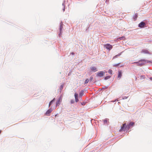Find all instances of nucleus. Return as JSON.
Returning <instances> with one entry per match:
<instances>
[{"label": "nucleus", "mask_w": 152, "mask_h": 152, "mask_svg": "<svg viewBox=\"0 0 152 152\" xmlns=\"http://www.w3.org/2000/svg\"><path fill=\"white\" fill-rule=\"evenodd\" d=\"M123 38H124V37H120L119 38V39H121Z\"/></svg>", "instance_id": "bb28decb"}, {"label": "nucleus", "mask_w": 152, "mask_h": 152, "mask_svg": "<svg viewBox=\"0 0 152 152\" xmlns=\"http://www.w3.org/2000/svg\"><path fill=\"white\" fill-rule=\"evenodd\" d=\"M134 124V122H130L129 123V125L131 126H133Z\"/></svg>", "instance_id": "4468645a"}, {"label": "nucleus", "mask_w": 152, "mask_h": 152, "mask_svg": "<svg viewBox=\"0 0 152 152\" xmlns=\"http://www.w3.org/2000/svg\"><path fill=\"white\" fill-rule=\"evenodd\" d=\"M62 100V98L61 97H60L58 99V101L56 102V106H59V105L60 104Z\"/></svg>", "instance_id": "39448f33"}, {"label": "nucleus", "mask_w": 152, "mask_h": 152, "mask_svg": "<svg viewBox=\"0 0 152 152\" xmlns=\"http://www.w3.org/2000/svg\"><path fill=\"white\" fill-rule=\"evenodd\" d=\"M150 61H147L145 59L141 60L139 61V62H134V63H136L137 64V65L141 66L143 65H144L146 63L150 62Z\"/></svg>", "instance_id": "f257e3e1"}, {"label": "nucleus", "mask_w": 152, "mask_h": 152, "mask_svg": "<svg viewBox=\"0 0 152 152\" xmlns=\"http://www.w3.org/2000/svg\"><path fill=\"white\" fill-rule=\"evenodd\" d=\"M63 85H61V88L62 89L63 88Z\"/></svg>", "instance_id": "a878e982"}, {"label": "nucleus", "mask_w": 152, "mask_h": 152, "mask_svg": "<svg viewBox=\"0 0 152 152\" xmlns=\"http://www.w3.org/2000/svg\"><path fill=\"white\" fill-rule=\"evenodd\" d=\"M89 80L88 79H86L85 81L84 82V84H87L88 83V82H89Z\"/></svg>", "instance_id": "2eb2a0df"}, {"label": "nucleus", "mask_w": 152, "mask_h": 152, "mask_svg": "<svg viewBox=\"0 0 152 152\" xmlns=\"http://www.w3.org/2000/svg\"><path fill=\"white\" fill-rule=\"evenodd\" d=\"M83 94V91H82L79 94V96H80L81 97Z\"/></svg>", "instance_id": "aec40b11"}, {"label": "nucleus", "mask_w": 152, "mask_h": 152, "mask_svg": "<svg viewBox=\"0 0 152 152\" xmlns=\"http://www.w3.org/2000/svg\"><path fill=\"white\" fill-rule=\"evenodd\" d=\"M72 54H73H73H74V53H72Z\"/></svg>", "instance_id": "2f4dec72"}, {"label": "nucleus", "mask_w": 152, "mask_h": 152, "mask_svg": "<svg viewBox=\"0 0 152 152\" xmlns=\"http://www.w3.org/2000/svg\"><path fill=\"white\" fill-rule=\"evenodd\" d=\"M112 72H113V71L112 70H111V69H109L108 71V72L110 74H111V75H112Z\"/></svg>", "instance_id": "dca6fc26"}, {"label": "nucleus", "mask_w": 152, "mask_h": 152, "mask_svg": "<svg viewBox=\"0 0 152 152\" xmlns=\"http://www.w3.org/2000/svg\"><path fill=\"white\" fill-rule=\"evenodd\" d=\"M62 24H61L60 27V34H59V35H60V34H61V30L63 28V26H62Z\"/></svg>", "instance_id": "a211bd4d"}, {"label": "nucleus", "mask_w": 152, "mask_h": 152, "mask_svg": "<svg viewBox=\"0 0 152 152\" xmlns=\"http://www.w3.org/2000/svg\"><path fill=\"white\" fill-rule=\"evenodd\" d=\"M120 64V63H118V64H114L113 65V66H115V67H117Z\"/></svg>", "instance_id": "4be33fe9"}, {"label": "nucleus", "mask_w": 152, "mask_h": 152, "mask_svg": "<svg viewBox=\"0 0 152 152\" xmlns=\"http://www.w3.org/2000/svg\"><path fill=\"white\" fill-rule=\"evenodd\" d=\"M108 120L107 119H105L104 120V124L107 123Z\"/></svg>", "instance_id": "5701e85b"}, {"label": "nucleus", "mask_w": 152, "mask_h": 152, "mask_svg": "<svg viewBox=\"0 0 152 152\" xmlns=\"http://www.w3.org/2000/svg\"><path fill=\"white\" fill-rule=\"evenodd\" d=\"M122 72L121 71H118V77L119 78V79L121 78L122 76Z\"/></svg>", "instance_id": "1a4fd4ad"}, {"label": "nucleus", "mask_w": 152, "mask_h": 152, "mask_svg": "<svg viewBox=\"0 0 152 152\" xmlns=\"http://www.w3.org/2000/svg\"><path fill=\"white\" fill-rule=\"evenodd\" d=\"M145 25V23L143 22H141L139 25V26L140 28H142Z\"/></svg>", "instance_id": "0eeeda50"}, {"label": "nucleus", "mask_w": 152, "mask_h": 152, "mask_svg": "<svg viewBox=\"0 0 152 152\" xmlns=\"http://www.w3.org/2000/svg\"><path fill=\"white\" fill-rule=\"evenodd\" d=\"M62 5L63 6V11H65V7L64 3H63L62 4Z\"/></svg>", "instance_id": "412c9836"}, {"label": "nucleus", "mask_w": 152, "mask_h": 152, "mask_svg": "<svg viewBox=\"0 0 152 152\" xmlns=\"http://www.w3.org/2000/svg\"><path fill=\"white\" fill-rule=\"evenodd\" d=\"M104 48H106L108 50H111L113 48L112 45L109 44L104 45Z\"/></svg>", "instance_id": "f03ea898"}, {"label": "nucleus", "mask_w": 152, "mask_h": 152, "mask_svg": "<svg viewBox=\"0 0 152 152\" xmlns=\"http://www.w3.org/2000/svg\"><path fill=\"white\" fill-rule=\"evenodd\" d=\"M91 69L92 71L94 72H95L97 71L96 68L94 66L91 67Z\"/></svg>", "instance_id": "9b49d317"}, {"label": "nucleus", "mask_w": 152, "mask_h": 152, "mask_svg": "<svg viewBox=\"0 0 152 152\" xmlns=\"http://www.w3.org/2000/svg\"><path fill=\"white\" fill-rule=\"evenodd\" d=\"M82 105H84L85 104V103L84 102H83L82 103Z\"/></svg>", "instance_id": "cd10ccee"}, {"label": "nucleus", "mask_w": 152, "mask_h": 152, "mask_svg": "<svg viewBox=\"0 0 152 152\" xmlns=\"http://www.w3.org/2000/svg\"><path fill=\"white\" fill-rule=\"evenodd\" d=\"M137 17L138 14L137 13H136L133 16V19H134V20H135L137 19Z\"/></svg>", "instance_id": "f8f14e48"}, {"label": "nucleus", "mask_w": 152, "mask_h": 152, "mask_svg": "<svg viewBox=\"0 0 152 152\" xmlns=\"http://www.w3.org/2000/svg\"><path fill=\"white\" fill-rule=\"evenodd\" d=\"M93 79V77L92 76L90 77V79L89 80V81H91Z\"/></svg>", "instance_id": "b1692460"}, {"label": "nucleus", "mask_w": 152, "mask_h": 152, "mask_svg": "<svg viewBox=\"0 0 152 152\" xmlns=\"http://www.w3.org/2000/svg\"><path fill=\"white\" fill-rule=\"evenodd\" d=\"M52 110L51 109H50L48 110L45 113V115L48 116H49L50 115V113L52 112Z\"/></svg>", "instance_id": "423d86ee"}, {"label": "nucleus", "mask_w": 152, "mask_h": 152, "mask_svg": "<svg viewBox=\"0 0 152 152\" xmlns=\"http://www.w3.org/2000/svg\"><path fill=\"white\" fill-rule=\"evenodd\" d=\"M145 77V76H141V77Z\"/></svg>", "instance_id": "c85d7f7f"}, {"label": "nucleus", "mask_w": 152, "mask_h": 152, "mask_svg": "<svg viewBox=\"0 0 152 152\" xmlns=\"http://www.w3.org/2000/svg\"><path fill=\"white\" fill-rule=\"evenodd\" d=\"M75 101L76 102H77L79 100L78 98V95L77 94L75 93Z\"/></svg>", "instance_id": "9d476101"}, {"label": "nucleus", "mask_w": 152, "mask_h": 152, "mask_svg": "<svg viewBox=\"0 0 152 152\" xmlns=\"http://www.w3.org/2000/svg\"><path fill=\"white\" fill-rule=\"evenodd\" d=\"M105 74V72L102 71L99 72L97 73L96 75L97 76L99 77H102Z\"/></svg>", "instance_id": "7ed1b4c3"}, {"label": "nucleus", "mask_w": 152, "mask_h": 152, "mask_svg": "<svg viewBox=\"0 0 152 152\" xmlns=\"http://www.w3.org/2000/svg\"><path fill=\"white\" fill-rule=\"evenodd\" d=\"M55 100V99L54 98L53 100L51 101L49 103V106L50 107V106L51 104L53 102L54 100Z\"/></svg>", "instance_id": "6ab92c4d"}, {"label": "nucleus", "mask_w": 152, "mask_h": 152, "mask_svg": "<svg viewBox=\"0 0 152 152\" xmlns=\"http://www.w3.org/2000/svg\"><path fill=\"white\" fill-rule=\"evenodd\" d=\"M150 79L151 80H152V77H150Z\"/></svg>", "instance_id": "c756f323"}, {"label": "nucleus", "mask_w": 152, "mask_h": 152, "mask_svg": "<svg viewBox=\"0 0 152 152\" xmlns=\"http://www.w3.org/2000/svg\"><path fill=\"white\" fill-rule=\"evenodd\" d=\"M1 130H0V134L1 133Z\"/></svg>", "instance_id": "7c9ffc66"}, {"label": "nucleus", "mask_w": 152, "mask_h": 152, "mask_svg": "<svg viewBox=\"0 0 152 152\" xmlns=\"http://www.w3.org/2000/svg\"><path fill=\"white\" fill-rule=\"evenodd\" d=\"M141 53H143L145 54H150V53L148 50L146 49H143L141 51Z\"/></svg>", "instance_id": "6e6552de"}, {"label": "nucleus", "mask_w": 152, "mask_h": 152, "mask_svg": "<svg viewBox=\"0 0 152 152\" xmlns=\"http://www.w3.org/2000/svg\"><path fill=\"white\" fill-rule=\"evenodd\" d=\"M120 55H121V54H120L118 55H116L115 56L113 57V59H114V58H117V56H120Z\"/></svg>", "instance_id": "393cba45"}, {"label": "nucleus", "mask_w": 152, "mask_h": 152, "mask_svg": "<svg viewBox=\"0 0 152 152\" xmlns=\"http://www.w3.org/2000/svg\"><path fill=\"white\" fill-rule=\"evenodd\" d=\"M126 124L124 123L123 124V126L121 127V129L119 130V132L125 131H126L125 127Z\"/></svg>", "instance_id": "20e7f679"}, {"label": "nucleus", "mask_w": 152, "mask_h": 152, "mask_svg": "<svg viewBox=\"0 0 152 152\" xmlns=\"http://www.w3.org/2000/svg\"><path fill=\"white\" fill-rule=\"evenodd\" d=\"M111 76H107L105 77L104 78V79L105 80H107L109 78H110L111 77Z\"/></svg>", "instance_id": "f3484780"}, {"label": "nucleus", "mask_w": 152, "mask_h": 152, "mask_svg": "<svg viewBox=\"0 0 152 152\" xmlns=\"http://www.w3.org/2000/svg\"><path fill=\"white\" fill-rule=\"evenodd\" d=\"M130 127L131 126L129 124L127 125H126L125 127L126 130H128L129 129Z\"/></svg>", "instance_id": "ddd939ff"}]
</instances>
